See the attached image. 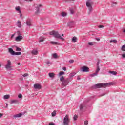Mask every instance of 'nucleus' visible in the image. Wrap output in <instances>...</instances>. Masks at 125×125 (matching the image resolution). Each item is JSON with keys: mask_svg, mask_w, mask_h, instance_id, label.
<instances>
[{"mask_svg": "<svg viewBox=\"0 0 125 125\" xmlns=\"http://www.w3.org/2000/svg\"><path fill=\"white\" fill-rule=\"evenodd\" d=\"M31 53L33 55H37V54H38V51L36 50H33L31 52Z\"/></svg>", "mask_w": 125, "mask_h": 125, "instance_id": "6ab92c4d", "label": "nucleus"}, {"mask_svg": "<svg viewBox=\"0 0 125 125\" xmlns=\"http://www.w3.org/2000/svg\"><path fill=\"white\" fill-rule=\"evenodd\" d=\"M90 0H88V1L86 2V5L88 8L89 14L91 13V11H92V6L91 5V4L89 2V1Z\"/></svg>", "mask_w": 125, "mask_h": 125, "instance_id": "0eeeda50", "label": "nucleus"}, {"mask_svg": "<svg viewBox=\"0 0 125 125\" xmlns=\"http://www.w3.org/2000/svg\"><path fill=\"white\" fill-rule=\"evenodd\" d=\"M53 57H54V58H57V54H56V53L53 54Z\"/></svg>", "mask_w": 125, "mask_h": 125, "instance_id": "473e14b6", "label": "nucleus"}, {"mask_svg": "<svg viewBox=\"0 0 125 125\" xmlns=\"http://www.w3.org/2000/svg\"><path fill=\"white\" fill-rule=\"evenodd\" d=\"M123 33H125V29H124V30H123Z\"/></svg>", "mask_w": 125, "mask_h": 125, "instance_id": "052dcab7", "label": "nucleus"}, {"mask_svg": "<svg viewBox=\"0 0 125 125\" xmlns=\"http://www.w3.org/2000/svg\"><path fill=\"white\" fill-rule=\"evenodd\" d=\"M72 42H77V37H74L72 38Z\"/></svg>", "mask_w": 125, "mask_h": 125, "instance_id": "a878e982", "label": "nucleus"}, {"mask_svg": "<svg viewBox=\"0 0 125 125\" xmlns=\"http://www.w3.org/2000/svg\"><path fill=\"white\" fill-rule=\"evenodd\" d=\"M49 125H55V124L54 123H50Z\"/></svg>", "mask_w": 125, "mask_h": 125, "instance_id": "09e8293b", "label": "nucleus"}, {"mask_svg": "<svg viewBox=\"0 0 125 125\" xmlns=\"http://www.w3.org/2000/svg\"><path fill=\"white\" fill-rule=\"evenodd\" d=\"M3 116V114L1 113H0V118L2 117Z\"/></svg>", "mask_w": 125, "mask_h": 125, "instance_id": "5fc2aeb1", "label": "nucleus"}, {"mask_svg": "<svg viewBox=\"0 0 125 125\" xmlns=\"http://www.w3.org/2000/svg\"><path fill=\"white\" fill-rule=\"evenodd\" d=\"M88 45H93V43H92V42H89L88 43Z\"/></svg>", "mask_w": 125, "mask_h": 125, "instance_id": "a18cd8bd", "label": "nucleus"}, {"mask_svg": "<svg viewBox=\"0 0 125 125\" xmlns=\"http://www.w3.org/2000/svg\"><path fill=\"white\" fill-rule=\"evenodd\" d=\"M73 119L74 121H76L77 119H78V115H74Z\"/></svg>", "mask_w": 125, "mask_h": 125, "instance_id": "2f4dec72", "label": "nucleus"}, {"mask_svg": "<svg viewBox=\"0 0 125 125\" xmlns=\"http://www.w3.org/2000/svg\"><path fill=\"white\" fill-rule=\"evenodd\" d=\"M106 94H102V96H104V95H105Z\"/></svg>", "mask_w": 125, "mask_h": 125, "instance_id": "4d7b16f0", "label": "nucleus"}, {"mask_svg": "<svg viewBox=\"0 0 125 125\" xmlns=\"http://www.w3.org/2000/svg\"><path fill=\"white\" fill-rule=\"evenodd\" d=\"M5 68L6 70H11V61L10 60L7 61V64L5 66Z\"/></svg>", "mask_w": 125, "mask_h": 125, "instance_id": "1a4fd4ad", "label": "nucleus"}, {"mask_svg": "<svg viewBox=\"0 0 125 125\" xmlns=\"http://www.w3.org/2000/svg\"><path fill=\"white\" fill-rule=\"evenodd\" d=\"M8 51L11 55H21V52H15L14 51H13V49L11 48H8Z\"/></svg>", "mask_w": 125, "mask_h": 125, "instance_id": "20e7f679", "label": "nucleus"}, {"mask_svg": "<svg viewBox=\"0 0 125 125\" xmlns=\"http://www.w3.org/2000/svg\"><path fill=\"white\" fill-rule=\"evenodd\" d=\"M18 65H20V63H18Z\"/></svg>", "mask_w": 125, "mask_h": 125, "instance_id": "e2e57ef3", "label": "nucleus"}, {"mask_svg": "<svg viewBox=\"0 0 125 125\" xmlns=\"http://www.w3.org/2000/svg\"><path fill=\"white\" fill-rule=\"evenodd\" d=\"M16 50V51H21V48L17 47Z\"/></svg>", "mask_w": 125, "mask_h": 125, "instance_id": "e433bc0d", "label": "nucleus"}, {"mask_svg": "<svg viewBox=\"0 0 125 125\" xmlns=\"http://www.w3.org/2000/svg\"><path fill=\"white\" fill-rule=\"evenodd\" d=\"M65 74L64 72H60L59 74V76H62V75H64Z\"/></svg>", "mask_w": 125, "mask_h": 125, "instance_id": "72a5a7b5", "label": "nucleus"}, {"mask_svg": "<svg viewBox=\"0 0 125 125\" xmlns=\"http://www.w3.org/2000/svg\"><path fill=\"white\" fill-rule=\"evenodd\" d=\"M46 64L47 65H49V64H50V62L49 61H47L46 62Z\"/></svg>", "mask_w": 125, "mask_h": 125, "instance_id": "37998d69", "label": "nucleus"}, {"mask_svg": "<svg viewBox=\"0 0 125 125\" xmlns=\"http://www.w3.org/2000/svg\"><path fill=\"white\" fill-rule=\"evenodd\" d=\"M112 83H99L96 84L93 86V88H100V87H107L108 85H112Z\"/></svg>", "mask_w": 125, "mask_h": 125, "instance_id": "f03ea898", "label": "nucleus"}, {"mask_svg": "<svg viewBox=\"0 0 125 125\" xmlns=\"http://www.w3.org/2000/svg\"><path fill=\"white\" fill-rule=\"evenodd\" d=\"M70 12L71 14H74V10L73 9H70Z\"/></svg>", "mask_w": 125, "mask_h": 125, "instance_id": "c9c22d12", "label": "nucleus"}, {"mask_svg": "<svg viewBox=\"0 0 125 125\" xmlns=\"http://www.w3.org/2000/svg\"><path fill=\"white\" fill-rule=\"evenodd\" d=\"M75 25V23L74 21H70L67 23L68 27H69V28H72V27H74V25Z\"/></svg>", "mask_w": 125, "mask_h": 125, "instance_id": "f8f14e48", "label": "nucleus"}, {"mask_svg": "<svg viewBox=\"0 0 125 125\" xmlns=\"http://www.w3.org/2000/svg\"><path fill=\"white\" fill-rule=\"evenodd\" d=\"M69 63H70V64H73V63H74V60H69Z\"/></svg>", "mask_w": 125, "mask_h": 125, "instance_id": "58836bf2", "label": "nucleus"}, {"mask_svg": "<svg viewBox=\"0 0 125 125\" xmlns=\"http://www.w3.org/2000/svg\"><path fill=\"white\" fill-rule=\"evenodd\" d=\"M70 118H69V115L67 114L63 118V125H69L70 124Z\"/></svg>", "mask_w": 125, "mask_h": 125, "instance_id": "7ed1b4c3", "label": "nucleus"}, {"mask_svg": "<svg viewBox=\"0 0 125 125\" xmlns=\"http://www.w3.org/2000/svg\"><path fill=\"white\" fill-rule=\"evenodd\" d=\"M17 34L18 36L15 38V41L16 42H20L23 39V36H21V33L19 31H17Z\"/></svg>", "mask_w": 125, "mask_h": 125, "instance_id": "39448f33", "label": "nucleus"}, {"mask_svg": "<svg viewBox=\"0 0 125 125\" xmlns=\"http://www.w3.org/2000/svg\"><path fill=\"white\" fill-rule=\"evenodd\" d=\"M109 42L112 43L113 42L114 43H117L118 42V41L117 40H110Z\"/></svg>", "mask_w": 125, "mask_h": 125, "instance_id": "393cba45", "label": "nucleus"}, {"mask_svg": "<svg viewBox=\"0 0 125 125\" xmlns=\"http://www.w3.org/2000/svg\"><path fill=\"white\" fill-rule=\"evenodd\" d=\"M117 4V3L115 2V3H113V4Z\"/></svg>", "mask_w": 125, "mask_h": 125, "instance_id": "680f3d73", "label": "nucleus"}, {"mask_svg": "<svg viewBox=\"0 0 125 125\" xmlns=\"http://www.w3.org/2000/svg\"><path fill=\"white\" fill-rule=\"evenodd\" d=\"M55 115H56V111H53L52 113V117H54L55 116Z\"/></svg>", "mask_w": 125, "mask_h": 125, "instance_id": "f704fd0d", "label": "nucleus"}, {"mask_svg": "<svg viewBox=\"0 0 125 125\" xmlns=\"http://www.w3.org/2000/svg\"><path fill=\"white\" fill-rule=\"evenodd\" d=\"M103 27H104L103 25H100V26H99V28H103Z\"/></svg>", "mask_w": 125, "mask_h": 125, "instance_id": "de8ad7c7", "label": "nucleus"}, {"mask_svg": "<svg viewBox=\"0 0 125 125\" xmlns=\"http://www.w3.org/2000/svg\"><path fill=\"white\" fill-rule=\"evenodd\" d=\"M75 76V74L71 73L70 77H74Z\"/></svg>", "mask_w": 125, "mask_h": 125, "instance_id": "49530a36", "label": "nucleus"}, {"mask_svg": "<svg viewBox=\"0 0 125 125\" xmlns=\"http://www.w3.org/2000/svg\"><path fill=\"white\" fill-rule=\"evenodd\" d=\"M109 74H112L113 76H116L117 74V72L114 71H109Z\"/></svg>", "mask_w": 125, "mask_h": 125, "instance_id": "aec40b11", "label": "nucleus"}, {"mask_svg": "<svg viewBox=\"0 0 125 125\" xmlns=\"http://www.w3.org/2000/svg\"><path fill=\"white\" fill-rule=\"evenodd\" d=\"M98 73L95 72L94 73L91 74L90 77H96V76H98Z\"/></svg>", "mask_w": 125, "mask_h": 125, "instance_id": "b1692460", "label": "nucleus"}, {"mask_svg": "<svg viewBox=\"0 0 125 125\" xmlns=\"http://www.w3.org/2000/svg\"><path fill=\"white\" fill-rule=\"evenodd\" d=\"M75 0H67V1H74Z\"/></svg>", "mask_w": 125, "mask_h": 125, "instance_id": "6e6d98bb", "label": "nucleus"}, {"mask_svg": "<svg viewBox=\"0 0 125 125\" xmlns=\"http://www.w3.org/2000/svg\"><path fill=\"white\" fill-rule=\"evenodd\" d=\"M1 65L0 64V67L1 66Z\"/></svg>", "mask_w": 125, "mask_h": 125, "instance_id": "774afa93", "label": "nucleus"}, {"mask_svg": "<svg viewBox=\"0 0 125 125\" xmlns=\"http://www.w3.org/2000/svg\"><path fill=\"white\" fill-rule=\"evenodd\" d=\"M42 7V5L38 4L35 7V14H39L41 12V8Z\"/></svg>", "mask_w": 125, "mask_h": 125, "instance_id": "423d86ee", "label": "nucleus"}, {"mask_svg": "<svg viewBox=\"0 0 125 125\" xmlns=\"http://www.w3.org/2000/svg\"><path fill=\"white\" fill-rule=\"evenodd\" d=\"M84 124L85 125H88V121H85Z\"/></svg>", "mask_w": 125, "mask_h": 125, "instance_id": "a19ab883", "label": "nucleus"}, {"mask_svg": "<svg viewBox=\"0 0 125 125\" xmlns=\"http://www.w3.org/2000/svg\"><path fill=\"white\" fill-rule=\"evenodd\" d=\"M23 114L22 113H19V114H16V115H14L13 116V117L14 118H20V117H22V115Z\"/></svg>", "mask_w": 125, "mask_h": 125, "instance_id": "f3484780", "label": "nucleus"}, {"mask_svg": "<svg viewBox=\"0 0 125 125\" xmlns=\"http://www.w3.org/2000/svg\"><path fill=\"white\" fill-rule=\"evenodd\" d=\"M44 41V37H41V39L39 40L40 42H42Z\"/></svg>", "mask_w": 125, "mask_h": 125, "instance_id": "cd10ccee", "label": "nucleus"}, {"mask_svg": "<svg viewBox=\"0 0 125 125\" xmlns=\"http://www.w3.org/2000/svg\"><path fill=\"white\" fill-rule=\"evenodd\" d=\"M62 70H63V71H66V67L62 68Z\"/></svg>", "mask_w": 125, "mask_h": 125, "instance_id": "603ef678", "label": "nucleus"}, {"mask_svg": "<svg viewBox=\"0 0 125 125\" xmlns=\"http://www.w3.org/2000/svg\"><path fill=\"white\" fill-rule=\"evenodd\" d=\"M28 76H29V74L28 73H25V74L22 75V76H23L24 77H28Z\"/></svg>", "mask_w": 125, "mask_h": 125, "instance_id": "ea45409f", "label": "nucleus"}, {"mask_svg": "<svg viewBox=\"0 0 125 125\" xmlns=\"http://www.w3.org/2000/svg\"><path fill=\"white\" fill-rule=\"evenodd\" d=\"M16 11H17L18 13H20V14H21V10H20V7L19 6H18L15 7Z\"/></svg>", "mask_w": 125, "mask_h": 125, "instance_id": "dca6fc26", "label": "nucleus"}, {"mask_svg": "<svg viewBox=\"0 0 125 125\" xmlns=\"http://www.w3.org/2000/svg\"><path fill=\"white\" fill-rule=\"evenodd\" d=\"M82 69L83 72H89V68L86 66H83L82 67Z\"/></svg>", "mask_w": 125, "mask_h": 125, "instance_id": "9b49d317", "label": "nucleus"}, {"mask_svg": "<svg viewBox=\"0 0 125 125\" xmlns=\"http://www.w3.org/2000/svg\"><path fill=\"white\" fill-rule=\"evenodd\" d=\"M99 64H100V62H99V61H98L97 62V67H99Z\"/></svg>", "mask_w": 125, "mask_h": 125, "instance_id": "c03bdc74", "label": "nucleus"}, {"mask_svg": "<svg viewBox=\"0 0 125 125\" xmlns=\"http://www.w3.org/2000/svg\"><path fill=\"white\" fill-rule=\"evenodd\" d=\"M17 25L18 28H21V22H20V21H18Z\"/></svg>", "mask_w": 125, "mask_h": 125, "instance_id": "5701e85b", "label": "nucleus"}, {"mask_svg": "<svg viewBox=\"0 0 125 125\" xmlns=\"http://www.w3.org/2000/svg\"><path fill=\"white\" fill-rule=\"evenodd\" d=\"M99 71H100V67H97L95 73H96L97 74H98V72H99Z\"/></svg>", "mask_w": 125, "mask_h": 125, "instance_id": "bb28decb", "label": "nucleus"}, {"mask_svg": "<svg viewBox=\"0 0 125 125\" xmlns=\"http://www.w3.org/2000/svg\"><path fill=\"white\" fill-rule=\"evenodd\" d=\"M61 82H62L63 81L65 80V78H64V76H62V78H60Z\"/></svg>", "mask_w": 125, "mask_h": 125, "instance_id": "7c9ffc66", "label": "nucleus"}, {"mask_svg": "<svg viewBox=\"0 0 125 125\" xmlns=\"http://www.w3.org/2000/svg\"><path fill=\"white\" fill-rule=\"evenodd\" d=\"M30 1H32V0H29Z\"/></svg>", "mask_w": 125, "mask_h": 125, "instance_id": "338daca9", "label": "nucleus"}, {"mask_svg": "<svg viewBox=\"0 0 125 125\" xmlns=\"http://www.w3.org/2000/svg\"><path fill=\"white\" fill-rule=\"evenodd\" d=\"M121 49L122 51H125V44L122 46Z\"/></svg>", "mask_w": 125, "mask_h": 125, "instance_id": "c756f323", "label": "nucleus"}, {"mask_svg": "<svg viewBox=\"0 0 125 125\" xmlns=\"http://www.w3.org/2000/svg\"><path fill=\"white\" fill-rule=\"evenodd\" d=\"M10 98V95H5L3 96L4 99H9Z\"/></svg>", "mask_w": 125, "mask_h": 125, "instance_id": "4be33fe9", "label": "nucleus"}, {"mask_svg": "<svg viewBox=\"0 0 125 125\" xmlns=\"http://www.w3.org/2000/svg\"><path fill=\"white\" fill-rule=\"evenodd\" d=\"M48 75L49 77L51 79H54V77L55 76V74H54V73H49Z\"/></svg>", "mask_w": 125, "mask_h": 125, "instance_id": "2eb2a0df", "label": "nucleus"}, {"mask_svg": "<svg viewBox=\"0 0 125 125\" xmlns=\"http://www.w3.org/2000/svg\"><path fill=\"white\" fill-rule=\"evenodd\" d=\"M80 107L81 111H83V110H85V105L84 104H82L80 105Z\"/></svg>", "mask_w": 125, "mask_h": 125, "instance_id": "ddd939ff", "label": "nucleus"}, {"mask_svg": "<svg viewBox=\"0 0 125 125\" xmlns=\"http://www.w3.org/2000/svg\"><path fill=\"white\" fill-rule=\"evenodd\" d=\"M10 103L11 104H13V103H18V100H11V102H10Z\"/></svg>", "mask_w": 125, "mask_h": 125, "instance_id": "412c9836", "label": "nucleus"}, {"mask_svg": "<svg viewBox=\"0 0 125 125\" xmlns=\"http://www.w3.org/2000/svg\"><path fill=\"white\" fill-rule=\"evenodd\" d=\"M26 25L27 26H29V27H31V26H32V21L30 20H27L26 21Z\"/></svg>", "mask_w": 125, "mask_h": 125, "instance_id": "4468645a", "label": "nucleus"}, {"mask_svg": "<svg viewBox=\"0 0 125 125\" xmlns=\"http://www.w3.org/2000/svg\"><path fill=\"white\" fill-rule=\"evenodd\" d=\"M34 87L35 89H41L42 88V85L40 84H34Z\"/></svg>", "mask_w": 125, "mask_h": 125, "instance_id": "9d476101", "label": "nucleus"}, {"mask_svg": "<svg viewBox=\"0 0 125 125\" xmlns=\"http://www.w3.org/2000/svg\"><path fill=\"white\" fill-rule=\"evenodd\" d=\"M122 57H123V58H125V54H122Z\"/></svg>", "mask_w": 125, "mask_h": 125, "instance_id": "3c124183", "label": "nucleus"}, {"mask_svg": "<svg viewBox=\"0 0 125 125\" xmlns=\"http://www.w3.org/2000/svg\"><path fill=\"white\" fill-rule=\"evenodd\" d=\"M61 15L63 17H65V16H67V14L66 13H65V12H62Z\"/></svg>", "mask_w": 125, "mask_h": 125, "instance_id": "c85d7f7f", "label": "nucleus"}, {"mask_svg": "<svg viewBox=\"0 0 125 125\" xmlns=\"http://www.w3.org/2000/svg\"><path fill=\"white\" fill-rule=\"evenodd\" d=\"M20 17H22V14H21V15H20Z\"/></svg>", "mask_w": 125, "mask_h": 125, "instance_id": "bf43d9fd", "label": "nucleus"}, {"mask_svg": "<svg viewBox=\"0 0 125 125\" xmlns=\"http://www.w3.org/2000/svg\"><path fill=\"white\" fill-rule=\"evenodd\" d=\"M50 43H51V44H53V45H59V43L54 42V41H51L50 42Z\"/></svg>", "mask_w": 125, "mask_h": 125, "instance_id": "a211bd4d", "label": "nucleus"}, {"mask_svg": "<svg viewBox=\"0 0 125 125\" xmlns=\"http://www.w3.org/2000/svg\"><path fill=\"white\" fill-rule=\"evenodd\" d=\"M6 107H8V104H6Z\"/></svg>", "mask_w": 125, "mask_h": 125, "instance_id": "13d9d810", "label": "nucleus"}, {"mask_svg": "<svg viewBox=\"0 0 125 125\" xmlns=\"http://www.w3.org/2000/svg\"><path fill=\"white\" fill-rule=\"evenodd\" d=\"M15 36V34H12L11 36V39H13V37Z\"/></svg>", "mask_w": 125, "mask_h": 125, "instance_id": "79ce46f5", "label": "nucleus"}, {"mask_svg": "<svg viewBox=\"0 0 125 125\" xmlns=\"http://www.w3.org/2000/svg\"><path fill=\"white\" fill-rule=\"evenodd\" d=\"M71 82V80L70 78H66L64 80L62 81V84L63 85V86H66L69 84V82Z\"/></svg>", "mask_w": 125, "mask_h": 125, "instance_id": "6e6552de", "label": "nucleus"}, {"mask_svg": "<svg viewBox=\"0 0 125 125\" xmlns=\"http://www.w3.org/2000/svg\"><path fill=\"white\" fill-rule=\"evenodd\" d=\"M77 79L78 80H81V78H80V76H78Z\"/></svg>", "mask_w": 125, "mask_h": 125, "instance_id": "864d4df0", "label": "nucleus"}, {"mask_svg": "<svg viewBox=\"0 0 125 125\" xmlns=\"http://www.w3.org/2000/svg\"><path fill=\"white\" fill-rule=\"evenodd\" d=\"M62 36H64V34H62Z\"/></svg>", "mask_w": 125, "mask_h": 125, "instance_id": "0e129e2a", "label": "nucleus"}, {"mask_svg": "<svg viewBox=\"0 0 125 125\" xmlns=\"http://www.w3.org/2000/svg\"><path fill=\"white\" fill-rule=\"evenodd\" d=\"M18 98H22L23 96H22V94H19L18 96Z\"/></svg>", "mask_w": 125, "mask_h": 125, "instance_id": "4c0bfd02", "label": "nucleus"}, {"mask_svg": "<svg viewBox=\"0 0 125 125\" xmlns=\"http://www.w3.org/2000/svg\"><path fill=\"white\" fill-rule=\"evenodd\" d=\"M96 41H97L98 42H99V41H100V39L98 38H96Z\"/></svg>", "mask_w": 125, "mask_h": 125, "instance_id": "8fccbe9b", "label": "nucleus"}, {"mask_svg": "<svg viewBox=\"0 0 125 125\" xmlns=\"http://www.w3.org/2000/svg\"><path fill=\"white\" fill-rule=\"evenodd\" d=\"M25 0V1H27V0Z\"/></svg>", "mask_w": 125, "mask_h": 125, "instance_id": "69168bd1", "label": "nucleus"}, {"mask_svg": "<svg viewBox=\"0 0 125 125\" xmlns=\"http://www.w3.org/2000/svg\"><path fill=\"white\" fill-rule=\"evenodd\" d=\"M50 35L53 36L56 39H60L62 41H64L65 39L63 37H61V35L59 34V33L58 31H52L50 32Z\"/></svg>", "mask_w": 125, "mask_h": 125, "instance_id": "f257e3e1", "label": "nucleus"}]
</instances>
